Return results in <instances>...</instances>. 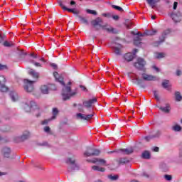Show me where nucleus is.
Masks as SVG:
<instances>
[{
	"label": "nucleus",
	"mask_w": 182,
	"mask_h": 182,
	"mask_svg": "<svg viewBox=\"0 0 182 182\" xmlns=\"http://www.w3.org/2000/svg\"><path fill=\"white\" fill-rule=\"evenodd\" d=\"M102 16H105L106 18H108V16H110V14H103Z\"/></svg>",
	"instance_id": "obj_63"
},
{
	"label": "nucleus",
	"mask_w": 182,
	"mask_h": 182,
	"mask_svg": "<svg viewBox=\"0 0 182 182\" xmlns=\"http://www.w3.org/2000/svg\"><path fill=\"white\" fill-rule=\"evenodd\" d=\"M58 4H59V6L63 9V8H66V6L63 5V3H62V1H59Z\"/></svg>",
	"instance_id": "obj_53"
},
{
	"label": "nucleus",
	"mask_w": 182,
	"mask_h": 182,
	"mask_svg": "<svg viewBox=\"0 0 182 182\" xmlns=\"http://www.w3.org/2000/svg\"><path fill=\"white\" fill-rule=\"evenodd\" d=\"M31 137V132L29 131H25L23 132L21 136H18V141H25V140H28Z\"/></svg>",
	"instance_id": "obj_16"
},
{
	"label": "nucleus",
	"mask_w": 182,
	"mask_h": 182,
	"mask_svg": "<svg viewBox=\"0 0 182 182\" xmlns=\"http://www.w3.org/2000/svg\"><path fill=\"white\" fill-rule=\"evenodd\" d=\"M102 20L100 19V18H97L95 20H93L92 21V25L93 26H101L102 27Z\"/></svg>",
	"instance_id": "obj_23"
},
{
	"label": "nucleus",
	"mask_w": 182,
	"mask_h": 182,
	"mask_svg": "<svg viewBox=\"0 0 182 182\" xmlns=\"http://www.w3.org/2000/svg\"><path fill=\"white\" fill-rule=\"evenodd\" d=\"M92 170H94L95 171H100L101 173H104V171H105L106 169L103 167H100L98 166H93Z\"/></svg>",
	"instance_id": "obj_31"
},
{
	"label": "nucleus",
	"mask_w": 182,
	"mask_h": 182,
	"mask_svg": "<svg viewBox=\"0 0 182 182\" xmlns=\"http://www.w3.org/2000/svg\"><path fill=\"white\" fill-rule=\"evenodd\" d=\"M100 154V151L93 147H88L87 150L84 152L85 157H90L92 156H99Z\"/></svg>",
	"instance_id": "obj_5"
},
{
	"label": "nucleus",
	"mask_w": 182,
	"mask_h": 182,
	"mask_svg": "<svg viewBox=\"0 0 182 182\" xmlns=\"http://www.w3.org/2000/svg\"><path fill=\"white\" fill-rule=\"evenodd\" d=\"M56 90V87H55L54 85H43L41 87V93L43 95H48L49 93V90Z\"/></svg>",
	"instance_id": "obj_12"
},
{
	"label": "nucleus",
	"mask_w": 182,
	"mask_h": 182,
	"mask_svg": "<svg viewBox=\"0 0 182 182\" xmlns=\"http://www.w3.org/2000/svg\"><path fill=\"white\" fill-rule=\"evenodd\" d=\"M154 97L156 100H160V97L159 96V92L156 90L154 91Z\"/></svg>",
	"instance_id": "obj_45"
},
{
	"label": "nucleus",
	"mask_w": 182,
	"mask_h": 182,
	"mask_svg": "<svg viewBox=\"0 0 182 182\" xmlns=\"http://www.w3.org/2000/svg\"><path fill=\"white\" fill-rule=\"evenodd\" d=\"M164 177L166 181H171V180H173V176L171 175L166 174Z\"/></svg>",
	"instance_id": "obj_42"
},
{
	"label": "nucleus",
	"mask_w": 182,
	"mask_h": 182,
	"mask_svg": "<svg viewBox=\"0 0 182 182\" xmlns=\"http://www.w3.org/2000/svg\"><path fill=\"white\" fill-rule=\"evenodd\" d=\"M4 39H5V35H1V34H0V43H2V42H4Z\"/></svg>",
	"instance_id": "obj_51"
},
{
	"label": "nucleus",
	"mask_w": 182,
	"mask_h": 182,
	"mask_svg": "<svg viewBox=\"0 0 182 182\" xmlns=\"http://www.w3.org/2000/svg\"><path fill=\"white\" fill-rule=\"evenodd\" d=\"M21 107L26 113H29L33 110L37 117H41L42 113H43V110L33 100H27L24 101L21 104Z\"/></svg>",
	"instance_id": "obj_2"
},
{
	"label": "nucleus",
	"mask_w": 182,
	"mask_h": 182,
	"mask_svg": "<svg viewBox=\"0 0 182 182\" xmlns=\"http://www.w3.org/2000/svg\"><path fill=\"white\" fill-rule=\"evenodd\" d=\"M70 5H76V2H75V1H71L70 2Z\"/></svg>",
	"instance_id": "obj_64"
},
{
	"label": "nucleus",
	"mask_w": 182,
	"mask_h": 182,
	"mask_svg": "<svg viewBox=\"0 0 182 182\" xmlns=\"http://www.w3.org/2000/svg\"><path fill=\"white\" fill-rule=\"evenodd\" d=\"M52 118H48L47 119H44L43 121L41 122V124L43 126H46V124H48L50 123V122H52Z\"/></svg>",
	"instance_id": "obj_40"
},
{
	"label": "nucleus",
	"mask_w": 182,
	"mask_h": 182,
	"mask_svg": "<svg viewBox=\"0 0 182 182\" xmlns=\"http://www.w3.org/2000/svg\"><path fill=\"white\" fill-rule=\"evenodd\" d=\"M67 163L70 164L68 168V171H75V170H79V166L75 163L74 158H68L67 159Z\"/></svg>",
	"instance_id": "obj_7"
},
{
	"label": "nucleus",
	"mask_w": 182,
	"mask_h": 182,
	"mask_svg": "<svg viewBox=\"0 0 182 182\" xmlns=\"http://www.w3.org/2000/svg\"><path fill=\"white\" fill-rule=\"evenodd\" d=\"M160 136H161V132L156 131L155 134L146 136L144 137V139H145V140H146V141H150V140H151V139H155L156 137H159Z\"/></svg>",
	"instance_id": "obj_18"
},
{
	"label": "nucleus",
	"mask_w": 182,
	"mask_h": 182,
	"mask_svg": "<svg viewBox=\"0 0 182 182\" xmlns=\"http://www.w3.org/2000/svg\"><path fill=\"white\" fill-rule=\"evenodd\" d=\"M171 18L173 19L175 23H178L179 22H181L182 21L181 12L178 11L176 13L171 14Z\"/></svg>",
	"instance_id": "obj_13"
},
{
	"label": "nucleus",
	"mask_w": 182,
	"mask_h": 182,
	"mask_svg": "<svg viewBox=\"0 0 182 182\" xmlns=\"http://www.w3.org/2000/svg\"><path fill=\"white\" fill-rule=\"evenodd\" d=\"M43 130L45 133H47V134H52V131H50V127H45Z\"/></svg>",
	"instance_id": "obj_41"
},
{
	"label": "nucleus",
	"mask_w": 182,
	"mask_h": 182,
	"mask_svg": "<svg viewBox=\"0 0 182 182\" xmlns=\"http://www.w3.org/2000/svg\"><path fill=\"white\" fill-rule=\"evenodd\" d=\"M75 9H69L68 7H63V11H68V12H71L73 14V11Z\"/></svg>",
	"instance_id": "obj_47"
},
{
	"label": "nucleus",
	"mask_w": 182,
	"mask_h": 182,
	"mask_svg": "<svg viewBox=\"0 0 182 182\" xmlns=\"http://www.w3.org/2000/svg\"><path fill=\"white\" fill-rule=\"evenodd\" d=\"M118 163L119 164H126L129 163V159H127V158H121L118 159Z\"/></svg>",
	"instance_id": "obj_36"
},
{
	"label": "nucleus",
	"mask_w": 182,
	"mask_h": 182,
	"mask_svg": "<svg viewBox=\"0 0 182 182\" xmlns=\"http://www.w3.org/2000/svg\"><path fill=\"white\" fill-rule=\"evenodd\" d=\"M53 116L50 117L51 119L55 120V119H56V116H58V114H59V110L58 109V108H53Z\"/></svg>",
	"instance_id": "obj_29"
},
{
	"label": "nucleus",
	"mask_w": 182,
	"mask_h": 182,
	"mask_svg": "<svg viewBox=\"0 0 182 182\" xmlns=\"http://www.w3.org/2000/svg\"><path fill=\"white\" fill-rule=\"evenodd\" d=\"M73 14H74V15H77V16H79V11H76V9H75L73 11Z\"/></svg>",
	"instance_id": "obj_56"
},
{
	"label": "nucleus",
	"mask_w": 182,
	"mask_h": 182,
	"mask_svg": "<svg viewBox=\"0 0 182 182\" xmlns=\"http://www.w3.org/2000/svg\"><path fill=\"white\" fill-rule=\"evenodd\" d=\"M106 31H107V32H113L114 28H105Z\"/></svg>",
	"instance_id": "obj_54"
},
{
	"label": "nucleus",
	"mask_w": 182,
	"mask_h": 182,
	"mask_svg": "<svg viewBox=\"0 0 182 182\" xmlns=\"http://www.w3.org/2000/svg\"><path fill=\"white\" fill-rule=\"evenodd\" d=\"M159 109L164 113H170L171 108L169 105H166L165 107H160Z\"/></svg>",
	"instance_id": "obj_26"
},
{
	"label": "nucleus",
	"mask_w": 182,
	"mask_h": 182,
	"mask_svg": "<svg viewBox=\"0 0 182 182\" xmlns=\"http://www.w3.org/2000/svg\"><path fill=\"white\" fill-rule=\"evenodd\" d=\"M53 76L56 82H58L60 85L64 86L62 91V97L63 100H69L70 97L76 95V92L72 91V89L70 88V85H72L71 82H68V85H65V82H63V77L60 75L58 72H54Z\"/></svg>",
	"instance_id": "obj_1"
},
{
	"label": "nucleus",
	"mask_w": 182,
	"mask_h": 182,
	"mask_svg": "<svg viewBox=\"0 0 182 182\" xmlns=\"http://www.w3.org/2000/svg\"><path fill=\"white\" fill-rule=\"evenodd\" d=\"M170 83V80H165L162 82V86L164 89H168V84Z\"/></svg>",
	"instance_id": "obj_37"
},
{
	"label": "nucleus",
	"mask_w": 182,
	"mask_h": 182,
	"mask_svg": "<svg viewBox=\"0 0 182 182\" xmlns=\"http://www.w3.org/2000/svg\"><path fill=\"white\" fill-rule=\"evenodd\" d=\"M141 43V38L139 37V36H136L134 38V44L136 46H139Z\"/></svg>",
	"instance_id": "obj_28"
},
{
	"label": "nucleus",
	"mask_w": 182,
	"mask_h": 182,
	"mask_svg": "<svg viewBox=\"0 0 182 182\" xmlns=\"http://www.w3.org/2000/svg\"><path fill=\"white\" fill-rule=\"evenodd\" d=\"M6 83V78L4 75H0V92H8L9 88L5 85Z\"/></svg>",
	"instance_id": "obj_9"
},
{
	"label": "nucleus",
	"mask_w": 182,
	"mask_h": 182,
	"mask_svg": "<svg viewBox=\"0 0 182 182\" xmlns=\"http://www.w3.org/2000/svg\"><path fill=\"white\" fill-rule=\"evenodd\" d=\"M97 102V99L96 98H92L88 100H84L82 104H78L77 107L78 110L80 113H83V107H85V109H90L95 103Z\"/></svg>",
	"instance_id": "obj_3"
},
{
	"label": "nucleus",
	"mask_w": 182,
	"mask_h": 182,
	"mask_svg": "<svg viewBox=\"0 0 182 182\" xmlns=\"http://www.w3.org/2000/svg\"><path fill=\"white\" fill-rule=\"evenodd\" d=\"M159 168L162 171H168V165L167 164L162 162L159 164Z\"/></svg>",
	"instance_id": "obj_24"
},
{
	"label": "nucleus",
	"mask_w": 182,
	"mask_h": 182,
	"mask_svg": "<svg viewBox=\"0 0 182 182\" xmlns=\"http://www.w3.org/2000/svg\"><path fill=\"white\" fill-rule=\"evenodd\" d=\"M86 12L87 14H90L91 15H97V12H96L95 10L87 9Z\"/></svg>",
	"instance_id": "obj_44"
},
{
	"label": "nucleus",
	"mask_w": 182,
	"mask_h": 182,
	"mask_svg": "<svg viewBox=\"0 0 182 182\" xmlns=\"http://www.w3.org/2000/svg\"><path fill=\"white\" fill-rule=\"evenodd\" d=\"M4 46H6V48H9L11 46H12V44H11L8 41H5L4 43Z\"/></svg>",
	"instance_id": "obj_48"
},
{
	"label": "nucleus",
	"mask_w": 182,
	"mask_h": 182,
	"mask_svg": "<svg viewBox=\"0 0 182 182\" xmlns=\"http://www.w3.org/2000/svg\"><path fill=\"white\" fill-rule=\"evenodd\" d=\"M5 69H8L6 65L0 64V70H5Z\"/></svg>",
	"instance_id": "obj_49"
},
{
	"label": "nucleus",
	"mask_w": 182,
	"mask_h": 182,
	"mask_svg": "<svg viewBox=\"0 0 182 182\" xmlns=\"http://www.w3.org/2000/svg\"><path fill=\"white\" fill-rule=\"evenodd\" d=\"M1 153L4 157L8 158L11 154V149H9V147H4L1 149Z\"/></svg>",
	"instance_id": "obj_19"
},
{
	"label": "nucleus",
	"mask_w": 182,
	"mask_h": 182,
	"mask_svg": "<svg viewBox=\"0 0 182 182\" xmlns=\"http://www.w3.org/2000/svg\"><path fill=\"white\" fill-rule=\"evenodd\" d=\"M177 5H178V3H177L176 1H175L173 3V9L176 10L177 9Z\"/></svg>",
	"instance_id": "obj_58"
},
{
	"label": "nucleus",
	"mask_w": 182,
	"mask_h": 182,
	"mask_svg": "<svg viewBox=\"0 0 182 182\" xmlns=\"http://www.w3.org/2000/svg\"><path fill=\"white\" fill-rule=\"evenodd\" d=\"M170 33H171V29L170 28H167L166 30L164 31L161 36L159 37V41L155 43L154 44V46H158L159 45L163 43L166 38H167V36L170 35Z\"/></svg>",
	"instance_id": "obj_6"
},
{
	"label": "nucleus",
	"mask_w": 182,
	"mask_h": 182,
	"mask_svg": "<svg viewBox=\"0 0 182 182\" xmlns=\"http://www.w3.org/2000/svg\"><path fill=\"white\" fill-rule=\"evenodd\" d=\"M93 114H85L83 113H77L76 117L78 120H86L87 122L90 120L93 117Z\"/></svg>",
	"instance_id": "obj_11"
},
{
	"label": "nucleus",
	"mask_w": 182,
	"mask_h": 182,
	"mask_svg": "<svg viewBox=\"0 0 182 182\" xmlns=\"http://www.w3.org/2000/svg\"><path fill=\"white\" fill-rule=\"evenodd\" d=\"M112 6L114 9H116L117 11H119V12H123V8L116 5H112Z\"/></svg>",
	"instance_id": "obj_43"
},
{
	"label": "nucleus",
	"mask_w": 182,
	"mask_h": 182,
	"mask_svg": "<svg viewBox=\"0 0 182 182\" xmlns=\"http://www.w3.org/2000/svg\"><path fill=\"white\" fill-rule=\"evenodd\" d=\"M23 83H24L23 87L26 92L31 93L32 92L33 90H34L35 87H33V83H35V81L29 80L28 79H24Z\"/></svg>",
	"instance_id": "obj_4"
},
{
	"label": "nucleus",
	"mask_w": 182,
	"mask_h": 182,
	"mask_svg": "<svg viewBox=\"0 0 182 182\" xmlns=\"http://www.w3.org/2000/svg\"><path fill=\"white\" fill-rule=\"evenodd\" d=\"M134 66L139 70H143L144 66H146V61L141 58H139L136 62L134 64Z\"/></svg>",
	"instance_id": "obj_10"
},
{
	"label": "nucleus",
	"mask_w": 182,
	"mask_h": 182,
	"mask_svg": "<svg viewBox=\"0 0 182 182\" xmlns=\"http://www.w3.org/2000/svg\"><path fill=\"white\" fill-rule=\"evenodd\" d=\"M108 178L111 180V181H116L119 178V176L117 175H109Z\"/></svg>",
	"instance_id": "obj_39"
},
{
	"label": "nucleus",
	"mask_w": 182,
	"mask_h": 182,
	"mask_svg": "<svg viewBox=\"0 0 182 182\" xmlns=\"http://www.w3.org/2000/svg\"><path fill=\"white\" fill-rule=\"evenodd\" d=\"M181 127L178 124H176L172 127V130H173V132H181Z\"/></svg>",
	"instance_id": "obj_38"
},
{
	"label": "nucleus",
	"mask_w": 182,
	"mask_h": 182,
	"mask_svg": "<svg viewBox=\"0 0 182 182\" xmlns=\"http://www.w3.org/2000/svg\"><path fill=\"white\" fill-rule=\"evenodd\" d=\"M154 58H156V59H163V58H166V53H156L154 54Z\"/></svg>",
	"instance_id": "obj_30"
},
{
	"label": "nucleus",
	"mask_w": 182,
	"mask_h": 182,
	"mask_svg": "<svg viewBox=\"0 0 182 182\" xmlns=\"http://www.w3.org/2000/svg\"><path fill=\"white\" fill-rule=\"evenodd\" d=\"M31 63H33V65H34V66H36V68H41L42 65L39 63L37 62H34L33 60L31 61Z\"/></svg>",
	"instance_id": "obj_46"
},
{
	"label": "nucleus",
	"mask_w": 182,
	"mask_h": 182,
	"mask_svg": "<svg viewBox=\"0 0 182 182\" xmlns=\"http://www.w3.org/2000/svg\"><path fill=\"white\" fill-rule=\"evenodd\" d=\"M132 82L135 85H138L139 86H141V83H142L143 80H141V79H139V77H132Z\"/></svg>",
	"instance_id": "obj_27"
},
{
	"label": "nucleus",
	"mask_w": 182,
	"mask_h": 182,
	"mask_svg": "<svg viewBox=\"0 0 182 182\" xmlns=\"http://www.w3.org/2000/svg\"><path fill=\"white\" fill-rule=\"evenodd\" d=\"M141 77L146 82H157L159 80L158 77L147 73H142Z\"/></svg>",
	"instance_id": "obj_8"
},
{
	"label": "nucleus",
	"mask_w": 182,
	"mask_h": 182,
	"mask_svg": "<svg viewBox=\"0 0 182 182\" xmlns=\"http://www.w3.org/2000/svg\"><path fill=\"white\" fill-rule=\"evenodd\" d=\"M137 52H138V50L134 49V53H127L124 54V60H126L127 62H132V60H133V59H134V55H136V53H137Z\"/></svg>",
	"instance_id": "obj_14"
},
{
	"label": "nucleus",
	"mask_w": 182,
	"mask_h": 182,
	"mask_svg": "<svg viewBox=\"0 0 182 182\" xmlns=\"http://www.w3.org/2000/svg\"><path fill=\"white\" fill-rule=\"evenodd\" d=\"M142 159H150V152L149 151H145L142 153Z\"/></svg>",
	"instance_id": "obj_35"
},
{
	"label": "nucleus",
	"mask_w": 182,
	"mask_h": 182,
	"mask_svg": "<svg viewBox=\"0 0 182 182\" xmlns=\"http://www.w3.org/2000/svg\"><path fill=\"white\" fill-rule=\"evenodd\" d=\"M136 36H139L140 38L141 36H146V34H145V33H144V34L138 33H136Z\"/></svg>",
	"instance_id": "obj_57"
},
{
	"label": "nucleus",
	"mask_w": 182,
	"mask_h": 182,
	"mask_svg": "<svg viewBox=\"0 0 182 182\" xmlns=\"http://www.w3.org/2000/svg\"><path fill=\"white\" fill-rule=\"evenodd\" d=\"M157 33V30H151V31H146L145 32V35L146 36H153Z\"/></svg>",
	"instance_id": "obj_32"
},
{
	"label": "nucleus",
	"mask_w": 182,
	"mask_h": 182,
	"mask_svg": "<svg viewBox=\"0 0 182 182\" xmlns=\"http://www.w3.org/2000/svg\"><path fill=\"white\" fill-rule=\"evenodd\" d=\"M120 151L123 152V154H132V153H133V151H134V149L132 147L128 148V149H120Z\"/></svg>",
	"instance_id": "obj_21"
},
{
	"label": "nucleus",
	"mask_w": 182,
	"mask_h": 182,
	"mask_svg": "<svg viewBox=\"0 0 182 182\" xmlns=\"http://www.w3.org/2000/svg\"><path fill=\"white\" fill-rule=\"evenodd\" d=\"M10 97L12 102H18V100H19V95H18L16 92H11Z\"/></svg>",
	"instance_id": "obj_22"
},
{
	"label": "nucleus",
	"mask_w": 182,
	"mask_h": 182,
	"mask_svg": "<svg viewBox=\"0 0 182 182\" xmlns=\"http://www.w3.org/2000/svg\"><path fill=\"white\" fill-rule=\"evenodd\" d=\"M28 73L34 79H38V77H39V73L35 71L33 69H29Z\"/></svg>",
	"instance_id": "obj_20"
},
{
	"label": "nucleus",
	"mask_w": 182,
	"mask_h": 182,
	"mask_svg": "<svg viewBox=\"0 0 182 182\" xmlns=\"http://www.w3.org/2000/svg\"><path fill=\"white\" fill-rule=\"evenodd\" d=\"M78 19H80L81 23H85V25H89V22L87 21V19H86L85 17H82L81 16H77Z\"/></svg>",
	"instance_id": "obj_34"
},
{
	"label": "nucleus",
	"mask_w": 182,
	"mask_h": 182,
	"mask_svg": "<svg viewBox=\"0 0 182 182\" xmlns=\"http://www.w3.org/2000/svg\"><path fill=\"white\" fill-rule=\"evenodd\" d=\"M50 66H51L52 68H53V69H56V68H58V65H57L56 64H55V63H51V64H50Z\"/></svg>",
	"instance_id": "obj_59"
},
{
	"label": "nucleus",
	"mask_w": 182,
	"mask_h": 182,
	"mask_svg": "<svg viewBox=\"0 0 182 182\" xmlns=\"http://www.w3.org/2000/svg\"><path fill=\"white\" fill-rule=\"evenodd\" d=\"M122 49H123V46H122V44H115L113 46L114 53L117 56L122 55Z\"/></svg>",
	"instance_id": "obj_15"
},
{
	"label": "nucleus",
	"mask_w": 182,
	"mask_h": 182,
	"mask_svg": "<svg viewBox=\"0 0 182 182\" xmlns=\"http://www.w3.org/2000/svg\"><path fill=\"white\" fill-rule=\"evenodd\" d=\"M175 99H176V102H181L182 97H181V94L180 93V92L176 91L175 92Z\"/></svg>",
	"instance_id": "obj_33"
},
{
	"label": "nucleus",
	"mask_w": 182,
	"mask_h": 182,
	"mask_svg": "<svg viewBox=\"0 0 182 182\" xmlns=\"http://www.w3.org/2000/svg\"><path fill=\"white\" fill-rule=\"evenodd\" d=\"M152 68L154 69V70H156V72H160V69L156 65L152 66Z\"/></svg>",
	"instance_id": "obj_52"
},
{
	"label": "nucleus",
	"mask_w": 182,
	"mask_h": 182,
	"mask_svg": "<svg viewBox=\"0 0 182 182\" xmlns=\"http://www.w3.org/2000/svg\"><path fill=\"white\" fill-rule=\"evenodd\" d=\"M91 163L100 164V166H106V160L100 158H95L94 159L91 160Z\"/></svg>",
	"instance_id": "obj_17"
},
{
	"label": "nucleus",
	"mask_w": 182,
	"mask_h": 182,
	"mask_svg": "<svg viewBox=\"0 0 182 182\" xmlns=\"http://www.w3.org/2000/svg\"><path fill=\"white\" fill-rule=\"evenodd\" d=\"M112 18H113L114 21H119V16H117V15L112 16Z\"/></svg>",
	"instance_id": "obj_55"
},
{
	"label": "nucleus",
	"mask_w": 182,
	"mask_h": 182,
	"mask_svg": "<svg viewBox=\"0 0 182 182\" xmlns=\"http://www.w3.org/2000/svg\"><path fill=\"white\" fill-rule=\"evenodd\" d=\"M176 76H181L182 71L181 70H176Z\"/></svg>",
	"instance_id": "obj_50"
},
{
	"label": "nucleus",
	"mask_w": 182,
	"mask_h": 182,
	"mask_svg": "<svg viewBox=\"0 0 182 182\" xmlns=\"http://www.w3.org/2000/svg\"><path fill=\"white\" fill-rule=\"evenodd\" d=\"M152 150H153V151L157 152V151H159V147H157V146L153 147Z\"/></svg>",
	"instance_id": "obj_60"
},
{
	"label": "nucleus",
	"mask_w": 182,
	"mask_h": 182,
	"mask_svg": "<svg viewBox=\"0 0 182 182\" xmlns=\"http://www.w3.org/2000/svg\"><path fill=\"white\" fill-rule=\"evenodd\" d=\"M161 1V0H146V2L149 5H150L151 8H154V6H156V4Z\"/></svg>",
	"instance_id": "obj_25"
},
{
	"label": "nucleus",
	"mask_w": 182,
	"mask_h": 182,
	"mask_svg": "<svg viewBox=\"0 0 182 182\" xmlns=\"http://www.w3.org/2000/svg\"><path fill=\"white\" fill-rule=\"evenodd\" d=\"M41 146H49V144H48V142H43L41 144Z\"/></svg>",
	"instance_id": "obj_62"
},
{
	"label": "nucleus",
	"mask_w": 182,
	"mask_h": 182,
	"mask_svg": "<svg viewBox=\"0 0 182 182\" xmlns=\"http://www.w3.org/2000/svg\"><path fill=\"white\" fill-rule=\"evenodd\" d=\"M1 176H6V173L0 171V177H1Z\"/></svg>",
	"instance_id": "obj_61"
}]
</instances>
